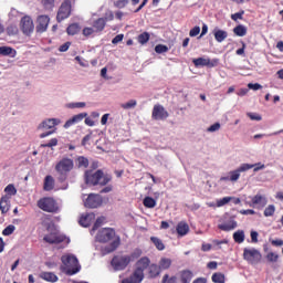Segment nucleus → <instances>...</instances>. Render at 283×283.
<instances>
[{"label": "nucleus", "mask_w": 283, "mask_h": 283, "mask_svg": "<svg viewBox=\"0 0 283 283\" xmlns=\"http://www.w3.org/2000/svg\"><path fill=\"white\" fill-rule=\"evenodd\" d=\"M96 241L108 245L104 248L105 253H114L120 247V235L116 234L114 228H103L96 234Z\"/></svg>", "instance_id": "obj_1"}, {"label": "nucleus", "mask_w": 283, "mask_h": 283, "mask_svg": "<svg viewBox=\"0 0 283 283\" xmlns=\"http://www.w3.org/2000/svg\"><path fill=\"white\" fill-rule=\"evenodd\" d=\"M149 264H151V260L149 258L144 256L140 258L136 262V268L133 274L129 277L122 280V283H140L145 280V271L149 269Z\"/></svg>", "instance_id": "obj_2"}, {"label": "nucleus", "mask_w": 283, "mask_h": 283, "mask_svg": "<svg viewBox=\"0 0 283 283\" xmlns=\"http://www.w3.org/2000/svg\"><path fill=\"white\" fill-rule=\"evenodd\" d=\"M84 180L86 185H92L93 187H96V185L105 187L112 182V175L105 174L101 169L96 170L95 172L92 170H86L84 174Z\"/></svg>", "instance_id": "obj_3"}, {"label": "nucleus", "mask_w": 283, "mask_h": 283, "mask_svg": "<svg viewBox=\"0 0 283 283\" xmlns=\"http://www.w3.org/2000/svg\"><path fill=\"white\" fill-rule=\"evenodd\" d=\"M74 169V159L64 157L60 159L55 165V171L57 174L59 182H65L67 176Z\"/></svg>", "instance_id": "obj_4"}, {"label": "nucleus", "mask_w": 283, "mask_h": 283, "mask_svg": "<svg viewBox=\"0 0 283 283\" xmlns=\"http://www.w3.org/2000/svg\"><path fill=\"white\" fill-rule=\"evenodd\" d=\"M143 252L140 250H136L130 255H115L111 264L115 271H125L127 266H129V263L133 260H137L139 255H142Z\"/></svg>", "instance_id": "obj_5"}, {"label": "nucleus", "mask_w": 283, "mask_h": 283, "mask_svg": "<svg viewBox=\"0 0 283 283\" xmlns=\"http://www.w3.org/2000/svg\"><path fill=\"white\" fill-rule=\"evenodd\" d=\"M61 262L64 265L63 271L66 275H76L81 271L78 259L74 255H62Z\"/></svg>", "instance_id": "obj_6"}, {"label": "nucleus", "mask_w": 283, "mask_h": 283, "mask_svg": "<svg viewBox=\"0 0 283 283\" xmlns=\"http://www.w3.org/2000/svg\"><path fill=\"white\" fill-rule=\"evenodd\" d=\"M264 165L259 163V164H242L238 169L232 170L229 172L230 176V182H238L240 180V174L242 171H249V169H253V171H260V169H264Z\"/></svg>", "instance_id": "obj_7"}, {"label": "nucleus", "mask_w": 283, "mask_h": 283, "mask_svg": "<svg viewBox=\"0 0 283 283\" xmlns=\"http://www.w3.org/2000/svg\"><path fill=\"white\" fill-rule=\"evenodd\" d=\"M38 207L46 213H59V203L52 197H44L38 201Z\"/></svg>", "instance_id": "obj_8"}, {"label": "nucleus", "mask_w": 283, "mask_h": 283, "mask_svg": "<svg viewBox=\"0 0 283 283\" xmlns=\"http://www.w3.org/2000/svg\"><path fill=\"white\" fill-rule=\"evenodd\" d=\"M243 260L249 264H260L262 262V253L255 248H244Z\"/></svg>", "instance_id": "obj_9"}, {"label": "nucleus", "mask_w": 283, "mask_h": 283, "mask_svg": "<svg viewBox=\"0 0 283 283\" xmlns=\"http://www.w3.org/2000/svg\"><path fill=\"white\" fill-rule=\"evenodd\" d=\"M238 228V221H235L234 217H231L229 214H226L222 219V222L218 224V229L220 231H233V229Z\"/></svg>", "instance_id": "obj_10"}, {"label": "nucleus", "mask_w": 283, "mask_h": 283, "mask_svg": "<svg viewBox=\"0 0 283 283\" xmlns=\"http://www.w3.org/2000/svg\"><path fill=\"white\" fill-rule=\"evenodd\" d=\"M192 63L195 67H218L220 64L219 59H209V57H198L193 59Z\"/></svg>", "instance_id": "obj_11"}, {"label": "nucleus", "mask_w": 283, "mask_h": 283, "mask_svg": "<svg viewBox=\"0 0 283 283\" xmlns=\"http://www.w3.org/2000/svg\"><path fill=\"white\" fill-rule=\"evenodd\" d=\"M20 29L27 36L34 32V20L32 17L24 15L20 20Z\"/></svg>", "instance_id": "obj_12"}, {"label": "nucleus", "mask_w": 283, "mask_h": 283, "mask_svg": "<svg viewBox=\"0 0 283 283\" xmlns=\"http://www.w3.org/2000/svg\"><path fill=\"white\" fill-rule=\"evenodd\" d=\"M151 118L153 120H167L169 118V112L165 109V106L156 104L153 107Z\"/></svg>", "instance_id": "obj_13"}, {"label": "nucleus", "mask_w": 283, "mask_h": 283, "mask_svg": "<svg viewBox=\"0 0 283 283\" xmlns=\"http://www.w3.org/2000/svg\"><path fill=\"white\" fill-rule=\"evenodd\" d=\"M103 205V197L101 195H88L87 199L84 202V207L87 209H98Z\"/></svg>", "instance_id": "obj_14"}, {"label": "nucleus", "mask_w": 283, "mask_h": 283, "mask_svg": "<svg viewBox=\"0 0 283 283\" xmlns=\"http://www.w3.org/2000/svg\"><path fill=\"white\" fill-rule=\"evenodd\" d=\"M43 241L48 244H61V242H65V235L59 234V232H51L45 234Z\"/></svg>", "instance_id": "obj_15"}, {"label": "nucleus", "mask_w": 283, "mask_h": 283, "mask_svg": "<svg viewBox=\"0 0 283 283\" xmlns=\"http://www.w3.org/2000/svg\"><path fill=\"white\" fill-rule=\"evenodd\" d=\"M72 12V3L66 0L62 3L60 7V10L57 12V21H64V19H67Z\"/></svg>", "instance_id": "obj_16"}, {"label": "nucleus", "mask_w": 283, "mask_h": 283, "mask_svg": "<svg viewBox=\"0 0 283 283\" xmlns=\"http://www.w3.org/2000/svg\"><path fill=\"white\" fill-rule=\"evenodd\" d=\"M48 25H50V17L39 15L36 19V27H35L38 34H43V32L48 30Z\"/></svg>", "instance_id": "obj_17"}, {"label": "nucleus", "mask_w": 283, "mask_h": 283, "mask_svg": "<svg viewBox=\"0 0 283 283\" xmlns=\"http://www.w3.org/2000/svg\"><path fill=\"white\" fill-rule=\"evenodd\" d=\"M61 124V119L56 118H49L46 120H43L39 126L38 129H42L44 132H48V129H54L56 125Z\"/></svg>", "instance_id": "obj_18"}, {"label": "nucleus", "mask_w": 283, "mask_h": 283, "mask_svg": "<svg viewBox=\"0 0 283 283\" xmlns=\"http://www.w3.org/2000/svg\"><path fill=\"white\" fill-rule=\"evenodd\" d=\"M84 118H87V113H80L77 115H74L69 120L65 122L64 129H70L72 125H76L81 123Z\"/></svg>", "instance_id": "obj_19"}, {"label": "nucleus", "mask_w": 283, "mask_h": 283, "mask_svg": "<svg viewBox=\"0 0 283 283\" xmlns=\"http://www.w3.org/2000/svg\"><path fill=\"white\" fill-rule=\"evenodd\" d=\"M251 202L254 207H266L269 200L264 195L258 193L254 197H252Z\"/></svg>", "instance_id": "obj_20"}, {"label": "nucleus", "mask_w": 283, "mask_h": 283, "mask_svg": "<svg viewBox=\"0 0 283 283\" xmlns=\"http://www.w3.org/2000/svg\"><path fill=\"white\" fill-rule=\"evenodd\" d=\"M0 211L2 214H6L8 211H10V197L8 195L1 197L0 199Z\"/></svg>", "instance_id": "obj_21"}, {"label": "nucleus", "mask_w": 283, "mask_h": 283, "mask_svg": "<svg viewBox=\"0 0 283 283\" xmlns=\"http://www.w3.org/2000/svg\"><path fill=\"white\" fill-rule=\"evenodd\" d=\"M179 277L181 283H191L193 280V272L190 270H184L179 272Z\"/></svg>", "instance_id": "obj_22"}, {"label": "nucleus", "mask_w": 283, "mask_h": 283, "mask_svg": "<svg viewBox=\"0 0 283 283\" xmlns=\"http://www.w3.org/2000/svg\"><path fill=\"white\" fill-rule=\"evenodd\" d=\"M176 231L178 235L182 238L189 233V224L185 221H180L176 227Z\"/></svg>", "instance_id": "obj_23"}, {"label": "nucleus", "mask_w": 283, "mask_h": 283, "mask_svg": "<svg viewBox=\"0 0 283 283\" xmlns=\"http://www.w3.org/2000/svg\"><path fill=\"white\" fill-rule=\"evenodd\" d=\"M0 56H10V59H14V56H17V50L12 49V46H0Z\"/></svg>", "instance_id": "obj_24"}, {"label": "nucleus", "mask_w": 283, "mask_h": 283, "mask_svg": "<svg viewBox=\"0 0 283 283\" xmlns=\"http://www.w3.org/2000/svg\"><path fill=\"white\" fill-rule=\"evenodd\" d=\"M94 218H96V216L94 213H87L85 216H82L80 218V224L81 227H90L92 224V221L94 220Z\"/></svg>", "instance_id": "obj_25"}, {"label": "nucleus", "mask_w": 283, "mask_h": 283, "mask_svg": "<svg viewBox=\"0 0 283 283\" xmlns=\"http://www.w3.org/2000/svg\"><path fill=\"white\" fill-rule=\"evenodd\" d=\"M41 280H44L45 282H59V276L54 274V272H42L40 274Z\"/></svg>", "instance_id": "obj_26"}, {"label": "nucleus", "mask_w": 283, "mask_h": 283, "mask_svg": "<svg viewBox=\"0 0 283 283\" xmlns=\"http://www.w3.org/2000/svg\"><path fill=\"white\" fill-rule=\"evenodd\" d=\"M78 169H87L90 167V159L87 157L80 156L75 159Z\"/></svg>", "instance_id": "obj_27"}, {"label": "nucleus", "mask_w": 283, "mask_h": 283, "mask_svg": "<svg viewBox=\"0 0 283 283\" xmlns=\"http://www.w3.org/2000/svg\"><path fill=\"white\" fill-rule=\"evenodd\" d=\"M43 189L44 191H52V189H54V177H52L51 175H48L44 178Z\"/></svg>", "instance_id": "obj_28"}, {"label": "nucleus", "mask_w": 283, "mask_h": 283, "mask_svg": "<svg viewBox=\"0 0 283 283\" xmlns=\"http://www.w3.org/2000/svg\"><path fill=\"white\" fill-rule=\"evenodd\" d=\"M160 268L158 264L148 265L149 277H158L160 275Z\"/></svg>", "instance_id": "obj_29"}, {"label": "nucleus", "mask_w": 283, "mask_h": 283, "mask_svg": "<svg viewBox=\"0 0 283 283\" xmlns=\"http://www.w3.org/2000/svg\"><path fill=\"white\" fill-rule=\"evenodd\" d=\"M105 18H99L93 23V29H95V32H102V30H105Z\"/></svg>", "instance_id": "obj_30"}, {"label": "nucleus", "mask_w": 283, "mask_h": 283, "mask_svg": "<svg viewBox=\"0 0 283 283\" xmlns=\"http://www.w3.org/2000/svg\"><path fill=\"white\" fill-rule=\"evenodd\" d=\"M158 266L160 271H167V269L171 268V259L161 258Z\"/></svg>", "instance_id": "obj_31"}, {"label": "nucleus", "mask_w": 283, "mask_h": 283, "mask_svg": "<svg viewBox=\"0 0 283 283\" xmlns=\"http://www.w3.org/2000/svg\"><path fill=\"white\" fill-rule=\"evenodd\" d=\"M244 230H238L233 233V240L237 244H242V242H244Z\"/></svg>", "instance_id": "obj_32"}, {"label": "nucleus", "mask_w": 283, "mask_h": 283, "mask_svg": "<svg viewBox=\"0 0 283 283\" xmlns=\"http://www.w3.org/2000/svg\"><path fill=\"white\" fill-rule=\"evenodd\" d=\"M66 32L71 36H74V34H78L81 32V25H78V23H73V24L69 25Z\"/></svg>", "instance_id": "obj_33"}, {"label": "nucleus", "mask_w": 283, "mask_h": 283, "mask_svg": "<svg viewBox=\"0 0 283 283\" xmlns=\"http://www.w3.org/2000/svg\"><path fill=\"white\" fill-rule=\"evenodd\" d=\"M150 241L153 242V244H155L158 251H165V243H163V240L157 237H151Z\"/></svg>", "instance_id": "obj_34"}, {"label": "nucleus", "mask_w": 283, "mask_h": 283, "mask_svg": "<svg viewBox=\"0 0 283 283\" xmlns=\"http://www.w3.org/2000/svg\"><path fill=\"white\" fill-rule=\"evenodd\" d=\"M143 205L146 207V209H154V207H156V199L151 197H145Z\"/></svg>", "instance_id": "obj_35"}, {"label": "nucleus", "mask_w": 283, "mask_h": 283, "mask_svg": "<svg viewBox=\"0 0 283 283\" xmlns=\"http://www.w3.org/2000/svg\"><path fill=\"white\" fill-rule=\"evenodd\" d=\"M263 214H264L265 218H271V217L275 216V206L269 205L264 209Z\"/></svg>", "instance_id": "obj_36"}, {"label": "nucleus", "mask_w": 283, "mask_h": 283, "mask_svg": "<svg viewBox=\"0 0 283 283\" xmlns=\"http://www.w3.org/2000/svg\"><path fill=\"white\" fill-rule=\"evenodd\" d=\"M265 260L270 263H275L280 260V255L275 252H269L266 255H265Z\"/></svg>", "instance_id": "obj_37"}, {"label": "nucleus", "mask_w": 283, "mask_h": 283, "mask_svg": "<svg viewBox=\"0 0 283 283\" xmlns=\"http://www.w3.org/2000/svg\"><path fill=\"white\" fill-rule=\"evenodd\" d=\"M138 105V102L136 99H130L127 103L120 104L122 109H134Z\"/></svg>", "instance_id": "obj_38"}, {"label": "nucleus", "mask_w": 283, "mask_h": 283, "mask_svg": "<svg viewBox=\"0 0 283 283\" xmlns=\"http://www.w3.org/2000/svg\"><path fill=\"white\" fill-rule=\"evenodd\" d=\"M233 32L237 36H244L247 34V27L240 24L233 29Z\"/></svg>", "instance_id": "obj_39"}, {"label": "nucleus", "mask_w": 283, "mask_h": 283, "mask_svg": "<svg viewBox=\"0 0 283 283\" xmlns=\"http://www.w3.org/2000/svg\"><path fill=\"white\" fill-rule=\"evenodd\" d=\"M156 54H166V52H169V46L165 44H157L155 46Z\"/></svg>", "instance_id": "obj_40"}, {"label": "nucleus", "mask_w": 283, "mask_h": 283, "mask_svg": "<svg viewBox=\"0 0 283 283\" xmlns=\"http://www.w3.org/2000/svg\"><path fill=\"white\" fill-rule=\"evenodd\" d=\"M213 283H224V274L217 272L211 277Z\"/></svg>", "instance_id": "obj_41"}, {"label": "nucleus", "mask_w": 283, "mask_h": 283, "mask_svg": "<svg viewBox=\"0 0 283 283\" xmlns=\"http://www.w3.org/2000/svg\"><path fill=\"white\" fill-rule=\"evenodd\" d=\"M4 192L8 193L9 196H17V188L14 187V185L9 184V185L4 188Z\"/></svg>", "instance_id": "obj_42"}, {"label": "nucleus", "mask_w": 283, "mask_h": 283, "mask_svg": "<svg viewBox=\"0 0 283 283\" xmlns=\"http://www.w3.org/2000/svg\"><path fill=\"white\" fill-rule=\"evenodd\" d=\"M17 227L13 224H9L7 228L3 229L2 235H12L15 231Z\"/></svg>", "instance_id": "obj_43"}, {"label": "nucleus", "mask_w": 283, "mask_h": 283, "mask_svg": "<svg viewBox=\"0 0 283 283\" xmlns=\"http://www.w3.org/2000/svg\"><path fill=\"white\" fill-rule=\"evenodd\" d=\"M59 145V139L52 138L49 143L46 144H41L40 147L45 148V147H56Z\"/></svg>", "instance_id": "obj_44"}, {"label": "nucleus", "mask_w": 283, "mask_h": 283, "mask_svg": "<svg viewBox=\"0 0 283 283\" xmlns=\"http://www.w3.org/2000/svg\"><path fill=\"white\" fill-rule=\"evenodd\" d=\"M41 1H42L43 7L46 10H52V8H54V0H41Z\"/></svg>", "instance_id": "obj_45"}, {"label": "nucleus", "mask_w": 283, "mask_h": 283, "mask_svg": "<svg viewBox=\"0 0 283 283\" xmlns=\"http://www.w3.org/2000/svg\"><path fill=\"white\" fill-rule=\"evenodd\" d=\"M212 34L214 36H227L228 33L224 30H221L219 28H214L213 31H212Z\"/></svg>", "instance_id": "obj_46"}, {"label": "nucleus", "mask_w": 283, "mask_h": 283, "mask_svg": "<svg viewBox=\"0 0 283 283\" xmlns=\"http://www.w3.org/2000/svg\"><path fill=\"white\" fill-rule=\"evenodd\" d=\"M231 202V197H223L217 202V207H224V205H229Z\"/></svg>", "instance_id": "obj_47"}, {"label": "nucleus", "mask_w": 283, "mask_h": 283, "mask_svg": "<svg viewBox=\"0 0 283 283\" xmlns=\"http://www.w3.org/2000/svg\"><path fill=\"white\" fill-rule=\"evenodd\" d=\"M103 222H105V217L97 218L93 226V231H96L101 227V224H103Z\"/></svg>", "instance_id": "obj_48"}, {"label": "nucleus", "mask_w": 283, "mask_h": 283, "mask_svg": "<svg viewBox=\"0 0 283 283\" xmlns=\"http://www.w3.org/2000/svg\"><path fill=\"white\" fill-rule=\"evenodd\" d=\"M161 283H176V276H171L169 279V274H165Z\"/></svg>", "instance_id": "obj_49"}, {"label": "nucleus", "mask_w": 283, "mask_h": 283, "mask_svg": "<svg viewBox=\"0 0 283 283\" xmlns=\"http://www.w3.org/2000/svg\"><path fill=\"white\" fill-rule=\"evenodd\" d=\"M95 32L96 31H95L94 27L93 28L87 27V28L83 29L84 36H91V34H94Z\"/></svg>", "instance_id": "obj_50"}, {"label": "nucleus", "mask_w": 283, "mask_h": 283, "mask_svg": "<svg viewBox=\"0 0 283 283\" xmlns=\"http://www.w3.org/2000/svg\"><path fill=\"white\" fill-rule=\"evenodd\" d=\"M127 3H129V0H118V1L114 2V6L116 8H125V6H127Z\"/></svg>", "instance_id": "obj_51"}, {"label": "nucleus", "mask_w": 283, "mask_h": 283, "mask_svg": "<svg viewBox=\"0 0 283 283\" xmlns=\"http://www.w3.org/2000/svg\"><path fill=\"white\" fill-rule=\"evenodd\" d=\"M270 242L272 247H283V240L282 239H270Z\"/></svg>", "instance_id": "obj_52"}, {"label": "nucleus", "mask_w": 283, "mask_h": 283, "mask_svg": "<svg viewBox=\"0 0 283 283\" xmlns=\"http://www.w3.org/2000/svg\"><path fill=\"white\" fill-rule=\"evenodd\" d=\"M70 45H72V42H65L64 44L60 45L59 52H67V50H70Z\"/></svg>", "instance_id": "obj_53"}, {"label": "nucleus", "mask_w": 283, "mask_h": 283, "mask_svg": "<svg viewBox=\"0 0 283 283\" xmlns=\"http://www.w3.org/2000/svg\"><path fill=\"white\" fill-rule=\"evenodd\" d=\"M249 90H253L254 92H258V90H262V86L259 83H249L248 84Z\"/></svg>", "instance_id": "obj_54"}, {"label": "nucleus", "mask_w": 283, "mask_h": 283, "mask_svg": "<svg viewBox=\"0 0 283 283\" xmlns=\"http://www.w3.org/2000/svg\"><path fill=\"white\" fill-rule=\"evenodd\" d=\"M248 116L251 120H262V116L259 114L248 113Z\"/></svg>", "instance_id": "obj_55"}, {"label": "nucleus", "mask_w": 283, "mask_h": 283, "mask_svg": "<svg viewBox=\"0 0 283 283\" xmlns=\"http://www.w3.org/2000/svg\"><path fill=\"white\" fill-rule=\"evenodd\" d=\"M198 34H200V27H195L192 30H190V36H198Z\"/></svg>", "instance_id": "obj_56"}, {"label": "nucleus", "mask_w": 283, "mask_h": 283, "mask_svg": "<svg viewBox=\"0 0 283 283\" xmlns=\"http://www.w3.org/2000/svg\"><path fill=\"white\" fill-rule=\"evenodd\" d=\"M7 32L8 34H17V32H19V29H17V27L14 25H10L7 28Z\"/></svg>", "instance_id": "obj_57"}, {"label": "nucleus", "mask_w": 283, "mask_h": 283, "mask_svg": "<svg viewBox=\"0 0 283 283\" xmlns=\"http://www.w3.org/2000/svg\"><path fill=\"white\" fill-rule=\"evenodd\" d=\"M251 235V241L254 243V244H258V231H251L250 233Z\"/></svg>", "instance_id": "obj_58"}, {"label": "nucleus", "mask_w": 283, "mask_h": 283, "mask_svg": "<svg viewBox=\"0 0 283 283\" xmlns=\"http://www.w3.org/2000/svg\"><path fill=\"white\" fill-rule=\"evenodd\" d=\"M104 20H105V22H106V21H113V20H114V12L107 11V12L105 13Z\"/></svg>", "instance_id": "obj_59"}, {"label": "nucleus", "mask_w": 283, "mask_h": 283, "mask_svg": "<svg viewBox=\"0 0 283 283\" xmlns=\"http://www.w3.org/2000/svg\"><path fill=\"white\" fill-rule=\"evenodd\" d=\"M218 129H220V123H214L208 128V132H218Z\"/></svg>", "instance_id": "obj_60"}, {"label": "nucleus", "mask_w": 283, "mask_h": 283, "mask_svg": "<svg viewBox=\"0 0 283 283\" xmlns=\"http://www.w3.org/2000/svg\"><path fill=\"white\" fill-rule=\"evenodd\" d=\"M113 189L114 187L112 185H108L101 190V193H109L111 191H113Z\"/></svg>", "instance_id": "obj_61"}, {"label": "nucleus", "mask_w": 283, "mask_h": 283, "mask_svg": "<svg viewBox=\"0 0 283 283\" xmlns=\"http://www.w3.org/2000/svg\"><path fill=\"white\" fill-rule=\"evenodd\" d=\"M242 14H244V11H242L241 13L238 12V13L232 14V15H231V19H232L233 21H238V19H242Z\"/></svg>", "instance_id": "obj_62"}, {"label": "nucleus", "mask_w": 283, "mask_h": 283, "mask_svg": "<svg viewBox=\"0 0 283 283\" xmlns=\"http://www.w3.org/2000/svg\"><path fill=\"white\" fill-rule=\"evenodd\" d=\"M138 42L142 43V45H145V43L149 42V36H139Z\"/></svg>", "instance_id": "obj_63"}, {"label": "nucleus", "mask_w": 283, "mask_h": 283, "mask_svg": "<svg viewBox=\"0 0 283 283\" xmlns=\"http://www.w3.org/2000/svg\"><path fill=\"white\" fill-rule=\"evenodd\" d=\"M201 251H205V252L211 251V244L210 243H203L201 245Z\"/></svg>", "instance_id": "obj_64"}]
</instances>
